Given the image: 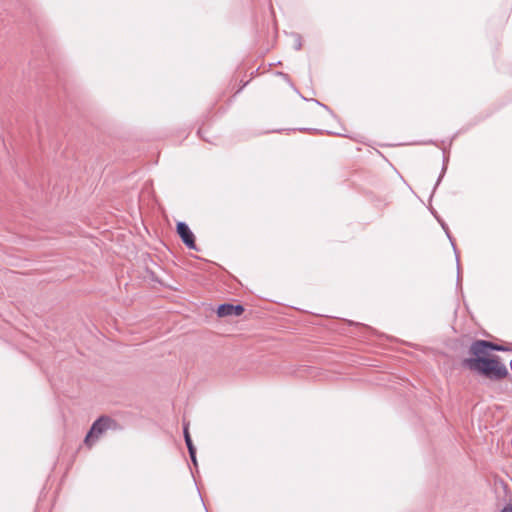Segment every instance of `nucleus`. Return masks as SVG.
I'll return each instance as SVG.
<instances>
[{"label": "nucleus", "mask_w": 512, "mask_h": 512, "mask_svg": "<svg viewBox=\"0 0 512 512\" xmlns=\"http://www.w3.org/2000/svg\"><path fill=\"white\" fill-rule=\"evenodd\" d=\"M489 350L506 351L507 348L488 341H475L470 347L471 357L463 360L464 367L490 380H501L508 376L507 367L499 357L491 355Z\"/></svg>", "instance_id": "obj_1"}, {"label": "nucleus", "mask_w": 512, "mask_h": 512, "mask_svg": "<svg viewBox=\"0 0 512 512\" xmlns=\"http://www.w3.org/2000/svg\"><path fill=\"white\" fill-rule=\"evenodd\" d=\"M114 423V421L107 417L101 416L97 419L88 434L84 439V443L88 448H91L94 443L100 438V436Z\"/></svg>", "instance_id": "obj_2"}, {"label": "nucleus", "mask_w": 512, "mask_h": 512, "mask_svg": "<svg viewBox=\"0 0 512 512\" xmlns=\"http://www.w3.org/2000/svg\"><path fill=\"white\" fill-rule=\"evenodd\" d=\"M176 230H177V233L180 236L181 240L183 241V243L189 249H197L196 242H195V236L186 223L178 222L177 226H176Z\"/></svg>", "instance_id": "obj_3"}, {"label": "nucleus", "mask_w": 512, "mask_h": 512, "mask_svg": "<svg viewBox=\"0 0 512 512\" xmlns=\"http://www.w3.org/2000/svg\"><path fill=\"white\" fill-rule=\"evenodd\" d=\"M244 312L242 305L222 304L217 309L219 317L240 316Z\"/></svg>", "instance_id": "obj_4"}, {"label": "nucleus", "mask_w": 512, "mask_h": 512, "mask_svg": "<svg viewBox=\"0 0 512 512\" xmlns=\"http://www.w3.org/2000/svg\"><path fill=\"white\" fill-rule=\"evenodd\" d=\"M184 436H185V441H186L187 447L189 449L190 456H191L192 460L195 462V449L192 445V441H191V438H190L187 428L184 429Z\"/></svg>", "instance_id": "obj_5"}, {"label": "nucleus", "mask_w": 512, "mask_h": 512, "mask_svg": "<svg viewBox=\"0 0 512 512\" xmlns=\"http://www.w3.org/2000/svg\"><path fill=\"white\" fill-rule=\"evenodd\" d=\"M501 512H512V505L505 506Z\"/></svg>", "instance_id": "obj_6"}]
</instances>
